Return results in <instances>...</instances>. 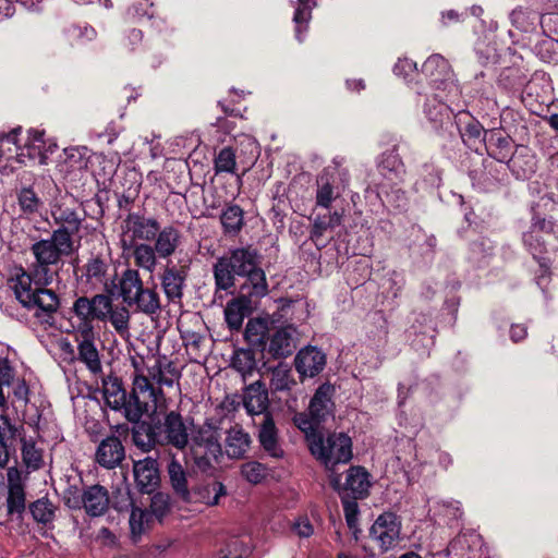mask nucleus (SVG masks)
Listing matches in <instances>:
<instances>
[{
  "label": "nucleus",
  "instance_id": "nucleus-28",
  "mask_svg": "<svg viewBox=\"0 0 558 558\" xmlns=\"http://www.w3.org/2000/svg\"><path fill=\"white\" fill-rule=\"evenodd\" d=\"M180 231L173 226L160 227L159 233L154 240V247L158 257L169 258L180 244Z\"/></svg>",
  "mask_w": 558,
  "mask_h": 558
},
{
  "label": "nucleus",
  "instance_id": "nucleus-60",
  "mask_svg": "<svg viewBox=\"0 0 558 558\" xmlns=\"http://www.w3.org/2000/svg\"><path fill=\"white\" fill-rule=\"evenodd\" d=\"M78 320L76 332L81 340H96L94 319L78 318Z\"/></svg>",
  "mask_w": 558,
  "mask_h": 558
},
{
  "label": "nucleus",
  "instance_id": "nucleus-25",
  "mask_svg": "<svg viewBox=\"0 0 558 558\" xmlns=\"http://www.w3.org/2000/svg\"><path fill=\"white\" fill-rule=\"evenodd\" d=\"M123 251H131L134 258V264L138 268H143L153 272L157 265V252L155 247L148 243H128L125 239L122 240Z\"/></svg>",
  "mask_w": 558,
  "mask_h": 558
},
{
  "label": "nucleus",
  "instance_id": "nucleus-10",
  "mask_svg": "<svg viewBox=\"0 0 558 558\" xmlns=\"http://www.w3.org/2000/svg\"><path fill=\"white\" fill-rule=\"evenodd\" d=\"M129 243L153 242L159 233L160 223L155 217H146L142 210L130 211L122 222Z\"/></svg>",
  "mask_w": 558,
  "mask_h": 558
},
{
  "label": "nucleus",
  "instance_id": "nucleus-37",
  "mask_svg": "<svg viewBox=\"0 0 558 558\" xmlns=\"http://www.w3.org/2000/svg\"><path fill=\"white\" fill-rule=\"evenodd\" d=\"M192 495V501H202L207 506H216L221 496L226 495V488L220 482H213L198 487Z\"/></svg>",
  "mask_w": 558,
  "mask_h": 558
},
{
  "label": "nucleus",
  "instance_id": "nucleus-2",
  "mask_svg": "<svg viewBox=\"0 0 558 558\" xmlns=\"http://www.w3.org/2000/svg\"><path fill=\"white\" fill-rule=\"evenodd\" d=\"M148 402L149 400L132 391L130 395L125 393V405L120 411L134 424L131 430L133 444L145 453L166 446L183 450L189 442V435L182 415L170 411L163 421L156 414L141 420L148 412Z\"/></svg>",
  "mask_w": 558,
  "mask_h": 558
},
{
  "label": "nucleus",
  "instance_id": "nucleus-40",
  "mask_svg": "<svg viewBox=\"0 0 558 558\" xmlns=\"http://www.w3.org/2000/svg\"><path fill=\"white\" fill-rule=\"evenodd\" d=\"M118 436L112 435L105 438L98 446L95 453H125L121 436L128 437L130 428L128 424L117 426Z\"/></svg>",
  "mask_w": 558,
  "mask_h": 558
},
{
  "label": "nucleus",
  "instance_id": "nucleus-23",
  "mask_svg": "<svg viewBox=\"0 0 558 558\" xmlns=\"http://www.w3.org/2000/svg\"><path fill=\"white\" fill-rule=\"evenodd\" d=\"M83 507L92 517L102 515L109 507L108 490L101 485L87 487L83 493Z\"/></svg>",
  "mask_w": 558,
  "mask_h": 558
},
{
  "label": "nucleus",
  "instance_id": "nucleus-61",
  "mask_svg": "<svg viewBox=\"0 0 558 558\" xmlns=\"http://www.w3.org/2000/svg\"><path fill=\"white\" fill-rule=\"evenodd\" d=\"M416 70V63L411 59H399L393 65V73L398 76L407 77L410 73Z\"/></svg>",
  "mask_w": 558,
  "mask_h": 558
},
{
  "label": "nucleus",
  "instance_id": "nucleus-34",
  "mask_svg": "<svg viewBox=\"0 0 558 558\" xmlns=\"http://www.w3.org/2000/svg\"><path fill=\"white\" fill-rule=\"evenodd\" d=\"M77 360L85 364L93 374L102 371L101 361L95 340H80L77 344Z\"/></svg>",
  "mask_w": 558,
  "mask_h": 558
},
{
  "label": "nucleus",
  "instance_id": "nucleus-56",
  "mask_svg": "<svg viewBox=\"0 0 558 558\" xmlns=\"http://www.w3.org/2000/svg\"><path fill=\"white\" fill-rule=\"evenodd\" d=\"M147 521V513L143 510L135 508L132 510L130 515V529L132 538L136 542L145 530V522Z\"/></svg>",
  "mask_w": 558,
  "mask_h": 558
},
{
  "label": "nucleus",
  "instance_id": "nucleus-62",
  "mask_svg": "<svg viewBox=\"0 0 558 558\" xmlns=\"http://www.w3.org/2000/svg\"><path fill=\"white\" fill-rule=\"evenodd\" d=\"M294 532L301 537H310L314 527L307 518H299L293 524Z\"/></svg>",
  "mask_w": 558,
  "mask_h": 558
},
{
  "label": "nucleus",
  "instance_id": "nucleus-36",
  "mask_svg": "<svg viewBox=\"0 0 558 558\" xmlns=\"http://www.w3.org/2000/svg\"><path fill=\"white\" fill-rule=\"evenodd\" d=\"M327 453H353L351 437L345 433H328L325 436L323 432V449Z\"/></svg>",
  "mask_w": 558,
  "mask_h": 558
},
{
  "label": "nucleus",
  "instance_id": "nucleus-3",
  "mask_svg": "<svg viewBox=\"0 0 558 558\" xmlns=\"http://www.w3.org/2000/svg\"><path fill=\"white\" fill-rule=\"evenodd\" d=\"M41 414L37 412L36 421L26 422L21 428L13 424L5 414H0V450L3 453H46L53 451L58 444V433L40 425Z\"/></svg>",
  "mask_w": 558,
  "mask_h": 558
},
{
  "label": "nucleus",
  "instance_id": "nucleus-6",
  "mask_svg": "<svg viewBox=\"0 0 558 558\" xmlns=\"http://www.w3.org/2000/svg\"><path fill=\"white\" fill-rule=\"evenodd\" d=\"M73 275L77 287L85 292L102 290L114 293L118 289V272L109 247L106 251H92L82 265L73 266Z\"/></svg>",
  "mask_w": 558,
  "mask_h": 558
},
{
  "label": "nucleus",
  "instance_id": "nucleus-39",
  "mask_svg": "<svg viewBox=\"0 0 558 558\" xmlns=\"http://www.w3.org/2000/svg\"><path fill=\"white\" fill-rule=\"evenodd\" d=\"M236 158H240L239 147L226 146L221 148L214 160L216 173H234L236 168Z\"/></svg>",
  "mask_w": 558,
  "mask_h": 558
},
{
  "label": "nucleus",
  "instance_id": "nucleus-26",
  "mask_svg": "<svg viewBox=\"0 0 558 558\" xmlns=\"http://www.w3.org/2000/svg\"><path fill=\"white\" fill-rule=\"evenodd\" d=\"M220 223L226 236H238L245 226L244 210L236 204L228 203L220 214Z\"/></svg>",
  "mask_w": 558,
  "mask_h": 558
},
{
  "label": "nucleus",
  "instance_id": "nucleus-5",
  "mask_svg": "<svg viewBox=\"0 0 558 558\" xmlns=\"http://www.w3.org/2000/svg\"><path fill=\"white\" fill-rule=\"evenodd\" d=\"M50 284L44 283V279L39 280L31 276L22 266L9 280V286L21 306L34 312V317L41 323L48 324L53 319L61 305L60 295L48 288Z\"/></svg>",
  "mask_w": 558,
  "mask_h": 558
},
{
  "label": "nucleus",
  "instance_id": "nucleus-24",
  "mask_svg": "<svg viewBox=\"0 0 558 558\" xmlns=\"http://www.w3.org/2000/svg\"><path fill=\"white\" fill-rule=\"evenodd\" d=\"M485 147L489 157L498 162H506L511 159V137L505 136L498 130L487 131Z\"/></svg>",
  "mask_w": 558,
  "mask_h": 558
},
{
  "label": "nucleus",
  "instance_id": "nucleus-19",
  "mask_svg": "<svg viewBox=\"0 0 558 558\" xmlns=\"http://www.w3.org/2000/svg\"><path fill=\"white\" fill-rule=\"evenodd\" d=\"M133 473L136 486L141 493L150 494L159 484L157 461L150 456L134 461Z\"/></svg>",
  "mask_w": 558,
  "mask_h": 558
},
{
  "label": "nucleus",
  "instance_id": "nucleus-32",
  "mask_svg": "<svg viewBox=\"0 0 558 558\" xmlns=\"http://www.w3.org/2000/svg\"><path fill=\"white\" fill-rule=\"evenodd\" d=\"M428 512L433 520H444L447 523L459 520L463 513L460 502L454 500H432Z\"/></svg>",
  "mask_w": 558,
  "mask_h": 558
},
{
  "label": "nucleus",
  "instance_id": "nucleus-44",
  "mask_svg": "<svg viewBox=\"0 0 558 558\" xmlns=\"http://www.w3.org/2000/svg\"><path fill=\"white\" fill-rule=\"evenodd\" d=\"M311 0H298V7L293 14V22L295 23V37L302 41V33L307 29V23L312 17Z\"/></svg>",
  "mask_w": 558,
  "mask_h": 558
},
{
  "label": "nucleus",
  "instance_id": "nucleus-18",
  "mask_svg": "<svg viewBox=\"0 0 558 558\" xmlns=\"http://www.w3.org/2000/svg\"><path fill=\"white\" fill-rule=\"evenodd\" d=\"M242 405L246 413L251 416L269 412V396L266 384L262 380H256L247 385L242 393Z\"/></svg>",
  "mask_w": 558,
  "mask_h": 558
},
{
  "label": "nucleus",
  "instance_id": "nucleus-54",
  "mask_svg": "<svg viewBox=\"0 0 558 558\" xmlns=\"http://www.w3.org/2000/svg\"><path fill=\"white\" fill-rule=\"evenodd\" d=\"M107 320L111 323L118 333L123 335L124 332H128L130 314L125 307H112Z\"/></svg>",
  "mask_w": 558,
  "mask_h": 558
},
{
  "label": "nucleus",
  "instance_id": "nucleus-38",
  "mask_svg": "<svg viewBox=\"0 0 558 558\" xmlns=\"http://www.w3.org/2000/svg\"><path fill=\"white\" fill-rule=\"evenodd\" d=\"M258 438L262 447L266 451L271 452L276 449L278 444V429L271 413H265L264 420L260 424Z\"/></svg>",
  "mask_w": 558,
  "mask_h": 558
},
{
  "label": "nucleus",
  "instance_id": "nucleus-53",
  "mask_svg": "<svg viewBox=\"0 0 558 558\" xmlns=\"http://www.w3.org/2000/svg\"><path fill=\"white\" fill-rule=\"evenodd\" d=\"M241 474L252 484L260 483L267 476V468L256 461H251L242 465Z\"/></svg>",
  "mask_w": 558,
  "mask_h": 558
},
{
  "label": "nucleus",
  "instance_id": "nucleus-33",
  "mask_svg": "<svg viewBox=\"0 0 558 558\" xmlns=\"http://www.w3.org/2000/svg\"><path fill=\"white\" fill-rule=\"evenodd\" d=\"M28 510L36 523L49 526L56 519L58 506H56L48 497H41L31 502L28 505Z\"/></svg>",
  "mask_w": 558,
  "mask_h": 558
},
{
  "label": "nucleus",
  "instance_id": "nucleus-27",
  "mask_svg": "<svg viewBox=\"0 0 558 558\" xmlns=\"http://www.w3.org/2000/svg\"><path fill=\"white\" fill-rule=\"evenodd\" d=\"M337 178L333 172L323 171L317 178L316 205L329 208L332 201L340 196Z\"/></svg>",
  "mask_w": 558,
  "mask_h": 558
},
{
  "label": "nucleus",
  "instance_id": "nucleus-7",
  "mask_svg": "<svg viewBox=\"0 0 558 558\" xmlns=\"http://www.w3.org/2000/svg\"><path fill=\"white\" fill-rule=\"evenodd\" d=\"M353 456H317L320 464L331 473L329 475L330 485L339 496L349 498L365 499L369 495L372 486L371 475L363 466H350L345 472V481L341 483L340 474L336 473L333 466L338 463H348Z\"/></svg>",
  "mask_w": 558,
  "mask_h": 558
},
{
  "label": "nucleus",
  "instance_id": "nucleus-43",
  "mask_svg": "<svg viewBox=\"0 0 558 558\" xmlns=\"http://www.w3.org/2000/svg\"><path fill=\"white\" fill-rule=\"evenodd\" d=\"M295 384V380L291 377L290 368H287L281 364L271 368L269 388L272 393L290 390Z\"/></svg>",
  "mask_w": 558,
  "mask_h": 558
},
{
  "label": "nucleus",
  "instance_id": "nucleus-22",
  "mask_svg": "<svg viewBox=\"0 0 558 558\" xmlns=\"http://www.w3.org/2000/svg\"><path fill=\"white\" fill-rule=\"evenodd\" d=\"M262 362V365L265 367L267 362L265 359L259 356V352L257 349L253 347L251 343H247V348L236 349L233 353L231 365L234 369L241 373L244 377L246 375H252L253 372L257 368V364Z\"/></svg>",
  "mask_w": 558,
  "mask_h": 558
},
{
  "label": "nucleus",
  "instance_id": "nucleus-42",
  "mask_svg": "<svg viewBox=\"0 0 558 558\" xmlns=\"http://www.w3.org/2000/svg\"><path fill=\"white\" fill-rule=\"evenodd\" d=\"M17 203L22 214L34 215L43 205L41 199L32 186H24L17 192Z\"/></svg>",
  "mask_w": 558,
  "mask_h": 558
},
{
  "label": "nucleus",
  "instance_id": "nucleus-64",
  "mask_svg": "<svg viewBox=\"0 0 558 558\" xmlns=\"http://www.w3.org/2000/svg\"><path fill=\"white\" fill-rule=\"evenodd\" d=\"M125 456H96V461L108 469H113L119 465Z\"/></svg>",
  "mask_w": 558,
  "mask_h": 558
},
{
  "label": "nucleus",
  "instance_id": "nucleus-35",
  "mask_svg": "<svg viewBox=\"0 0 558 558\" xmlns=\"http://www.w3.org/2000/svg\"><path fill=\"white\" fill-rule=\"evenodd\" d=\"M117 286L120 290V295L122 296L123 302L131 304L130 299L134 295V291L141 289L144 286V282L137 269L126 268L121 274Z\"/></svg>",
  "mask_w": 558,
  "mask_h": 558
},
{
  "label": "nucleus",
  "instance_id": "nucleus-4",
  "mask_svg": "<svg viewBox=\"0 0 558 558\" xmlns=\"http://www.w3.org/2000/svg\"><path fill=\"white\" fill-rule=\"evenodd\" d=\"M276 322L274 317H253L243 332L245 342L255 347L266 362L286 359L295 349V328L292 325L276 326Z\"/></svg>",
  "mask_w": 558,
  "mask_h": 558
},
{
  "label": "nucleus",
  "instance_id": "nucleus-59",
  "mask_svg": "<svg viewBox=\"0 0 558 558\" xmlns=\"http://www.w3.org/2000/svg\"><path fill=\"white\" fill-rule=\"evenodd\" d=\"M13 384L14 400L19 402V407H26L29 402V386L24 378H17Z\"/></svg>",
  "mask_w": 558,
  "mask_h": 558
},
{
  "label": "nucleus",
  "instance_id": "nucleus-20",
  "mask_svg": "<svg viewBox=\"0 0 558 558\" xmlns=\"http://www.w3.org/2000/svg\"><path fill=\"white\" fill-rule=\"evenodd\" d=\"M342 221V213L335 210L332 214L316 215L313 219V225L310 230V239L317 248L325 247L327 242L323 236L327 230H332L339 227Z\"/></svg>",
  "mask_w": 558,
  "mask_h": 558
},
{
  "label": "nucleus",
  "instance_id": "nucleus-29",
  "mask_svg": "<svg viewBox=\"0 0 558 558\" xmlns=\"http://www.w3.org/2000/svg\"><path fill=\"white\" fill-rule=\"evenodd\" d=\"M422 73L434 84L444 83L450 77V64L441 54L434 53L422 64Z\"/></svg>",
  "mask_w": 558,
  "mask_h": 558
},
{
  "label": "nucleus",
  "instance_id": "nucleus-63",
  "mask_svg": "<svg viewBox=\"0 0 558 558\" xmlns=\"http://www.w3.org/2000/svg\"><path fill=\"white\" fill-rule=\"evenodd\" d=\"M527 336V328L523 324H512L510 327V339L518 343L524 340Z\"/></svg>",
  "mask_w": 558,
  "mask_h": 558
},
{
  "label": "nucleus",
  "instance_id": "nucleus-48",
  "mask_svg": "<svg viewBox=\"0 0 558 558\" xmlns=\"http://www.w3.org/2000/svg\"><path fill=\"white\" fill-rule=\"evenodd\" d=\"M226 440L229 447L238 450L236 453H245L251 445L250 435L240 426L231 427Z\"/></svg>",
  "mask_w": 558,
  "mask_h": 558
},
{
  "label": "nucleus",
  "instance_id": "nucleus-12",
  "mask_svg": "<svg viewBox=\"0 0 558 558\" xmlns=\"http://www.w3.org/2000/svg\"><path fill=\"white\" fill-rule=\"evenodd\" d=\"M369 537L383 551H387L398 544L400 538V522L392 512L380 514L369 530Z\"/></svg>",
  "mask_w": 558,
  "mask_h": 558
},
{
  "label": "nucleus",
  "instance_id": "nucleus-9",
  "mask_svg": "<svg viewBox=\"0 0 558 558\" xmlns=\"http://www.w3.org/2000/svg\"><path fill=\"white\" fill-rule=\"evenodd\" d=\"M51 218L57 228L52 231L56 238L69 245H80L81 229L86 219V213L74 202L57 201L50 208Z\"/></svg>",
  "mask_w": 558,
  "mask_h": 558
},
{
  "label": "nucleus",
  "instance_id": "nucleus-17",
  "mask_svg": "<svg viewBox=\"0 0 558 558\" xmlns=\"http://www.w3.org/2000/svg\"><path fill=\"white\" fill-rule=\"evenodd\" d=\"M326 362V354L320 349L308 345L298 352L294 366L302 379L305 377L313 378L325 368Z\"/></svg>",
  "mask_w": 558,
  "mask_h": 558
},
{
  "label": "nucleus",
  "instance_id": "nucleus-47",
  "mask_svg": "<svg viewBox=\"0 0 558 558\" xmlns=\"http://www.w3.org/2000/svg\"><path fill=\"white\" fill-rule=\"evenodd\" d=\"M15 371L8 359L0 360V411L8 409V398L3 392V386H11L14 380Z\"/></svg>",
  "mask_w": 558,
  "mask_h": 558
},
{
  "label": "nucleus",
  "instance_id": "nucleus-46",
  "mask_svg": "<svg viewBox=\"0 0 558 558\" xmlns=\"http://www.w3.org/2000/svg\"><path fill=\"white\" fill-rule=\"evenodd\" d=\"M343 508V513L348 527L355 534L359 532V515L360 508L357 500L361 498H349L345 496H339Z\"/></svg>",
  "mask_w": 558,
  "mask_h": 558
},
{
  "label": "nucleus",
  "instance_id": "nucleus-41",
  "mask_svg": "<svg viewBox=\"0 0 558 558\" xmlns=\"http://www.w3.org/2000/svg\"><path fill=\"white\" fill-rule=\"evenodd\" d=\"M169 476L171 484L175 493L180 496L183 501L191 502L192 495L186 487L185 473L182 465L175 461L169 464Z\"/></svg>",
  "mask_w": 558,
  "mask_h": 558
},
{
  "label": "nucleus",
  "instance_id": "nucleus-51",
  "mask_svg": "<svg viewBox=\"0 0 558 558\" xmlns=\"http://www.w3.org/2000/svg\"><path fill=\"white\" fill-rule=\"evenodd\" d=\"M114 293H97L93 296L94 307L96 308V320L107 322L108 315L111 312L113 304L111 295Z\"/></svg>",
  "mask_w": 558,
  "mask_h": 558
},
{
  "label": "nucleus",
  "instance_id": "nucleus-1",
  "mask_svg": "<svg viewBox=\"0 0 558 558\" xmlns=\"http://www.w3.org/2000/svg\"><path fill=\"white\" fill-rule=\"evenodd\" d=\"M263 260L259 250L247 244L230 248L213 264L215 294L220 291L233 294L236 278L244 279L239 287V295L231 299L225 308V320L231 331H240L253 305L269 293Z\"/></svg>",
  "mask_w": 558,
  "mask_h": 558
},
{
  "label": "nucleus",
  "instance_id": "nucleus-50",
  "mask_svg": "<svg viewBox=\"0 0 558 558\" xmlns=\"http://www.w3.org/2000/svg\"><path fill=\"white\" fill-rule=\"evenodd\" d=\"M72 311L77 318L96 320L97 315L96 308L94 307L93 296H78L73 303Z\"/></svg>",
  "mask_w": 558,
  "mask_h": 558
},
{
  "label": "nucleus",
  "instance_id": "nucleus-49",
  "mask_svg": "<svg viewBox=\"0 0 558 558\" xmlns=\"http://www.w3.org/2000/svg\"><path fill=\"white\" fill-rule=\"evenodd\" d=\"M132 392L156 402L157 396L162 395V389L155 388L146 376L137 375L133 381Z\"/></svg>",
  "mask_w": 558,
  "mask_h": 558
},
{
  "label": "nucleus",
  "instance_id": "nucleus-13",
  "mask_svg": "<svg viewBox=\"0 0 558 558\" xmlns=\"http://www.w3.org/2000/svg\"><path fill=\"white\" fill-rule=\"evenodd\" d=\"M454 122L463 144L471 150L478 153L486 144L487 131L481 122L469 111L462 110L454 116Z\"/></svg>",
  "mask_w": 558,
  "mask_h": 558
},
{
  "label": "nucleus",
  "instance_id": "nucleus-8",
  "mask_svg": "<svg viewBox=\"0 0 558 558\" xmlns=\"http://www.w3.org/2000/svg\"><path fill=\"white\" fill-rule=\"evenodd\" d=\"M76 250V246L62 242L51 233L49 239H41L32 244L31 252L35 262L26 271L39 280L44 279V283H52L57 272L51 269V266L58 265L62 257L71 256Z\"/></svg>",
  "mask_w": 558,
  "mask_h": 558
},
{
  "label": "nucleus",
  "instance_id": "nucleus-11",
  "mask_svg": "<svg viewBox=\"0 0 558 558\" xmlns=\"http://www.w3.org/2000/svg\"><path fill=\"white\" fill-rule=\"evenodd\" d=\"M189 270V263L175 265L168 260L160 276L161 288L168 302H181L184 288L186 287Z\"/></svg>",
  "mask_w": 558,
  "mask_h": 558
},
{
  "label": "nucleus",
  "instance_id": "nucleus-30",
  "mask_svg": "<svg viewBox=\"0 0 558 558\" xmlns=\"http://www.w3.org/2000/svg\"><path fill=\"white\" fill-rule=\"evenodd\" d=\"M323 422H316L311 415L310 417H301L299 428L304 432L305 440L310 450V453H326L323 449V429L320 424Z\"/></svg>",
  "mask_w": 558,
  "mask_h": 558
},
{
  "label": "nucleus",
  "instance_id": "nucleus-55",
  "mask_svg": "<svg viewBox=\"0 0 558 558\" xmlns=\"http://www.w3.org/2000/svg\"><path fill=\"white\" fill-rule=\"evenodd\" d=\"M235 147H239L240 157L243 154L247 155L245 161L248 163H254L259 154L257 142L250 136H243L241 140H235Z\"/></svg>",
  "mask_w": 558,
  "mask_h": 558
},
{
  "label": "nucleus",
  "instance_id": "nucleus-52",
  "mask_svg": "<svg viewBox=\"0 0 558 558\" xmlns=\"http://www.w3.org/2000/svg\"><path fill=\"white\" fill-rule=\"evenodd\" d=\"M533 259L538 264V269L535 271V282L545 292L551 281L550 259L545 256Z\"/></svg>",
  "mask_w": 558,
  "mask_h": 558
},
{
  "label": "nucleus",
  "instance_id": "nucleus-58",
  "mask_svg": "<svg viewBox=\"0 0 558 558\" xmlns=\"http://www.w3.org/2000/svg\"><path fill=\"white\" fill-rule=\"evenodd\" d=\"M402 166V161L396 153V146L392 150L386 151L381 155V160L379 162V168L381 170L398 172Z\"/></svg>",
  "mask_w": 558,
  "mask_h": 558
},
{
  "label": "nucleus",
  "instance_id": "nucleus-14",
  "mask_svg": "<svg viewBox=\"0 0 558 558\" xmlns=\"http://www.w3.org/2000/svg\"><path fill=\"white\" fill-rule=\"evenodd\" d=\"M21 132L22 128L19 126L7 134H0V142L7 141L9 143H13L17 150H20L17 154L20 157H28L29 159H44L45 156L43 154V149L45 146V132L31 129L28 130L25 140L19 137Z\"/></svg>",
  "mask_w": 558,
  "mask_h": 558
},
{
  "label": "nucleus",
  "instance_id": "nucleus-21",
  "mask_svg": "<svg viewBox=\"0 0 558 558\" xmlns=\"http://www.w3.org/2000/svg\"><path fill=\"white\" fill-rule=\"evenodd\" d=\"M131 304L129 306H135L137 312L145 315H156L161 311L160 296L156 290V286L153 288L142 287L137 291H134V295L130 299Z\"/></svg>",
  "mask_w": 558,
  "mask_h": 558
},
{
  "label": "nucleus",
  "instance_id": "nucleus-15",
  "mask_svg": "<svg viewBox=\"0 0 558 558\" xmlns=\"http://www.w3.org/2000/svg\"><path fill=\"white\" fill-rule=\"evenodd\" d=\"M8 477V496H7V512L8 515L16 514L22 518L26 510V493L25 485L22 482V473L15 468L11 466L7 472Z\"/></svg>",
  "mask_w": 558,
  "mask_h": 558
},
{
  "label": "nucleus",
  "instance_id": "nucleus-57",
  "mask_svg": "<svg viewBox=\"0 0 558 558\" xmlns=\"http://www.w3.org/2000/svg\"><path fill=\"white\" fill-rule=\"evenodd\" d=\"M169 510L170 501L167 494L157 493L151 497L150 511L158 520H161Z\"/></svg>",
  "mask_w": 558,
  "mask_h": 558
},
{
  "label": "nucleus",
  "instance_id": "nucleus-31",
  "mask_svg": "<svg viewBox=\"0 0 558 558\" xmlns=\"http://www.w3.org/2000/svg\"><path fill=\"white\" fill-rule=\"evenodd\" d=\"M102 393L106 404L114 410L120 411L121 407L125 405L126 390L123 387L122 379L119 377H109L104 379Z\"/></svg>",
  "mask_w": 558,
  "mask_h": 558
},
{
  "label": "nucleus",
  "instance_id": "nucleus-16",
  "mask_svg": "<svg viewBox=\"0 0 558 558\" xmlns=\"http://www.w3.org/2000/svg\"><path fill=\"white\" fill-rule=\"evenodd\" d=\"M336 388L329 381H325L317 387L308 405V414L316 422H325L335 410L333 397Z\"/></svg>",
  "mask_w": 558,
  "mask_h": 558
},
{
  "label": "nucleus",
  "instance_id": "nucleus-45",
  "mask_svg": "<svg viewBox=\"0 0 558 558\" xmlns=\"http://www.w3.org/2000/svg\"><path fill=\"white\" fill-rule=\"evenodd\" d=\"M522 241L533 258L543 257V254L547 252L546 240L536 229H530L527 232H524Z\"/></svg>",
  "mask_w": 558,
  "mask_h": 558
}]
</instances>
